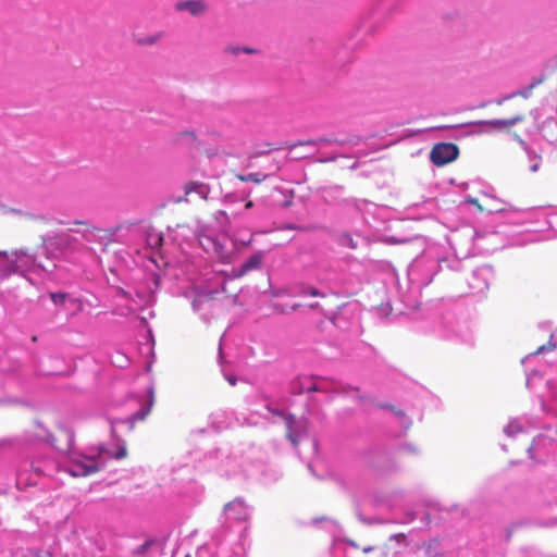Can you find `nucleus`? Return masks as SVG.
<instances>
[{"mask_svg":"<svg viewBox=\"0 0 557 557\" xmlns=\"http://www.w3.org/2000/svg\"><path fill=\"white\" fill-rule=\"evenodd\" d=\"M213 246H214V249H215L216 253H218L222 259H225V258H226V256H224V255L222 253V251H220V250H221V247H220L219 245H216L215 243H213Z\"/></svg>","mask_w":557,"mask_h":557,"instance_id":"27","label":"nucleus"},{"mask_svg":"<svg viewBox=\"0 0 557 557\" xmlns=\"http://www.w3.org/2000/svg\"><path fill=\"white\" fill-rule=\"evenodd\" d=\"M458 154L459 149L455 144L441 143L433 147L430 158L436 166H443L455 161Z\"/></svg>","mask_w":557,"mask_h":557,"instance_id":"1","label":"nucleus"},{"mask_svg":"<svg viewBox=\"0 0 557 557\" xmlns=\"http://www.w3.org/2000/svg\"><path fill=\"white\" fill-rule=\"evenodd\" d=\"M146 242L151 249L158 250L163 245V236L158 232H149Z\"/></svg>","mask_w":557,"mask_h":557,"instance_id":"12","label":"nucleus"},{"mask_svg":"<svg viewBox=\"0 0 557 557\" xmlns=\"http://www.w3.org/2000/svg\"><path fill=\"white\" fill-rule=\"evenodd\" d=\"M302 293L306 294V295H310L312 297H320V296H322V294L315 287H312V286L307 287L306 289H304Z\"/></svg>","mask_w":557,"mask_h":557,"instance_id":"21","label":"nucleus"},{"mask_svg":"<svg viewBox=\"0 0 557 557\" xmlns=\"http://www.w3.org/2000/svg\"><path fill=\"white\" fill-rule=\"evenodd\" d=\"M274 414L282 416L285 421L286 425V437L295 445L297 446L299 443V434L295 430L296 425V418L293 414H283L278 411H273Z\"/></svg>","mask_w":557,"mask_h":557,"instance_id":"7","label":"nucleus"},{"mask_svg":"<svg viewBox=\"0 0 557 557\" xmlns=\"http://www.w3.org/2000/svg\"><path fill=\"white\" fill-rule=\"evenodd\" d=\"M148 396H149L148 405L146 407H143L141 409L137 410L133 414V419L134 420L143 421L150 413V411H151V409L153 407V404H154V393H153V388L152 387H150L148 389Z\"/></svg>","mask_w":557,"mask_h":557,"instance_id":"8","label":"nucleus"},{"mask_svg":"<svg viewBox=\"0 0 557 557\" xmlns=\"http://www.w3.org/2000/svg\"><path fill=\"white\" fill-rule=\"evenodd\" d=\"M344 543H346L347 545H349L352 548H356V549L360 548L359 544L355 540L344 539Z\"/></svg>","mask_w":557,"mask_h":557,"instance_id":"25","label":"nucleus"},{"mask_svg":"<svg viewBox=\"0 0 557 557\" xmlns=\"http://www.w3.org/2000/svg\"><path fill=\"white\" fill-rule=\"evenodd\" d=\"M245 207H246L247 209H250V208H252V207H253V202H252L251 200H248V201L246 202Z\"/></svg>","mask_w":557,"mask_h":557,"instance_id":"32","label":"nucleus"},{"mask_svg":"<svg viewBox=\"0 0 557 557\" xmlns=\"http://www.w3.org/2000/svg\"><path fill=\"white\" fill-rule=\"evenodd\" d=\"M49 296L54 305H63L69 298L66 293H50Z\"/></svg>","mask_w":557,"mask_h":557,"instance_id":"17","label":"nucleus"},{"mask_svg":"<svg viewBox=\"0 0 557 557\" xmlns=\"http://www.w3.org/2000/svg\"><path fill=\"white\" fill-rule=\"evenodd\" d=\"M468 203H471L473 206H475L480 211H483V208L482 206L479 203L478 199L476 198H472V197H469L467 198L466 200Z\"/></svg>","mask_w":557,"mask_h":557,"instance_id":"24","label":"nucleus"},{"mask_svg":"<svg viewBox=\"0 0 557 557\" xmlns=\"http://www.w3.org/2000/svg\"><path fill=\"white\" fill-rule=\"evenodd\" d=\"M380 408H384V409H391L392 411H394L397 416H404V412L401 410H398L395 408V406L393 405H388V404H381L379 405Z\"/></svg>","mask_w":557,"mask_h":557,"instance_id":"22","label":"nucleus"},{"mask_svg":"<svg viewBox=\"0 0 557 557\" xmlns=\"http://www.w3.org/2000/svg\"><path fill=\"white\" fill-rule=\"evenodd\" d=\"M273 308H274V311H275V312H277V313H282V314H284V313H287V312H288V310H287L286 308H284L283 306H281V305H278V304H275V305L273 306Z\"/></svg>","mask_w":557,"mask_h":557,"instance_id":"26","label":"nucleus"},{"mask_svg":"<svg viewBox=\"0 0 557 557\" xmlns=\"http://www.w3.org/2000/svg\"><path fill=\"white\" fill-rule=\"evenodd\" d=\"M298 308H300V304H295L292 306V310H297Z\"/></svg>","mask_w":557,"mask_h":557,"instance_id":"33","label":"nucleus"},{"mask_svg":"<svg viewBox=\"0 0 557 557\" xmlns=\"http://www.w3.org/2000/svg\"><path fill=\"white\" fill-rule=\"evenodd\" d=\"M244 509L245 508V504L243 500H239V499H235L233 502H230L225 505L224 509L227 511V510H231V509Z\"/></svg>","mask_w":557,"mask_h":557,"instance_id":"19","label":"nucleus"},{"mask_svg":"<svg viewBox=\"0 0 557 557\" xmlns=\"http://www.w3.org/2000/svg\"><path fill=\"white\" fill-rule=\"evenodd\" d=\"M533 85L529 86L525 90L519 91L517 95L528 99L532 95Z\"/></svg>","mask_w":557,"mask_h":557,"instance_id":"23","label":"nucleus"},{"mask_svg":"<svg viewBox=\"0 0 557 557\" xmlns=\"http://www.w3.org/2000/svg\"><path fill=\"white\" fill-rule=\"evenodd\" d=\"M327 391H329V388L323 383H312V384L308 385L305 389V392H307V393L327 392Z\"/></svg>","mask_w":557,"mask_h":557,"instance_id":"18","label":"nucleus"},{"mask_svg":"<svg viewBox=\"0 0 557 557\" xmlns=\"http://www.w3.org/2000/svg\"><path fill=\"white\" fill-rule=\"evenodd\" d=\"M242 246H249L252 243V236H250L247 240H237Z\"/></svg>","mask_w":557,"mask_h":557,"instance_id":"28","label":"nucleus"},{"mask_svg":"<svg viewBox=\"0 0 557 557\" xmlns=\"http://www.w3.org/2000/svg\"><path fill=\"white\" fill-rule=\"evenodd\" d=\"M290 203H292V201H286V202L284 203V206H285V207H288Z\"/></svg>","mask_w":557,"mask_h":557,"instance_id":"36","label":"nucleus"},{"mask_svg":"<svg viewBox=\"0 0 557 557\" xmlns=\"http://www.w3.org/2000/svg\"><path fill=\"white\" fill-rule=\"evenodd\" d=\"M524 115L522 113H518L510 119H499V120H490L482 122L484 125H487L496 131H508L510 127L515 126L518 123L524 121Z\"/></svg>","mask_w":557,"mask_h":557,"instance_id":"3","label":"nucleus"},{"mask_svg":"<svg viewBox=\"0 0 557 557\" xmlns=\"http://www.w3.org/2000/svg\"><path fill=\"white\" fill-rule=\"evenodd\" d=\"M177 11H188L191 15L198 16L207 11V4L203 0L180 1L175 4Z\"/></svg>","mask_w":557,"mask_h":557,"instance_id":"4","label":"nucleus"},{"mask_svg":"<svg viewBox=\"0 0 557 557\" xmlns=\"http://www.w3.org/2000/svg\"><path fill=\"white\" fill-rule=\"evenodd\" d=\"M94 231H97V232H102L103 230L102 228H97V227H92Z\"/></svg>","mask_w":557,"mask_h":557,"instance_id":"35","label":"nucleus"},{"mask_svg":"<svg viewBox=\"0 0 557 557\" xmlns=\"http://www.w3.org/2000/svg\"><path fill=\"white\" fill-rule=\"evenodd\" d=\"M184 191L185 200H187V197L193 193L197 194L203 200H207L211 191V188L208 184L203 182L190 181L185 184Z\"/></svg>","mask_w":557,"mask_h":557,"instance_id":"5","label":"nucleus"},{"mask_svg":"<svg viewBox=\"0 0 557 557\" xmlns=\"http://www.w3.org/2000/svg\"><path fill=\"white\" fill-rule=\"evenodd\" d=\"M263 260V253L261 251H257L249 259L244 262L237 270L236 276L240 277L247 274L252 270H257L261 267Z\"/></svg>","mask_w":557,"mask_h":557,"instance_id":"6","label":"nucleus"},{"mask_svg":"<svg viewBox=\"0 0 557 557\" xmlns=\"http://www.w3.org/2000/svg\"><path fill=\"white\" fill-rule=\"evenodd\" d=\"M75 225H84V226H87V222L85 221H82V220H76L73 222Z\"/></svg>","mask_w":557,"mask_h":557,"instance_id":"30","label":"nucleus"},{"mask_svg":"<svg viewBox=\"0 0 557 557\" xmlns=\"http://www.w3.org/2000/svg\"><path fill=\"white\" fill-rule=\"evenodd\" d=\"M423 557H436L441 555V544L437 539H434L422 546Z\"/></svg>","mask_w":557,"mask_h":557,"instance_id":"9","label":"nucleus"},{"mask_svg":"<svg viewBox=\"0 0 557 557\" xmlns=\"http://www.w3.org/2000/svg\"><path fill=\"white\" fill-rule=\"evenodd\" d=\"M174 140L177 144H181V143H183L185 140H188L190 143H196L197 141V135L193 131H184V132L177 133L175 135Z\"/></svg>","mask_w":557,"mask_h":557,"instance_id":"14","label":"nucleus"},{"mask_svg":"<svg viewBox=\"0 0 557 557\" xmlns=\"http://www.w3.org/2000/svg\"><path fill=\"white\" fill-rule=\"evenodd\" d=\"M556 348V344L549 342L547 345H542L540 346L535 351L534 354L535 355H541V354H544L546 351H553L554 349Z\"/></svg>","mask_w":557,"mask_h":557,"instance_id":"20","label":"nucleus"},{"mask_svg":"<svg viewBox=\"0 0 557 557\" xmlns=\"http://www.w3.org/2000/svg\"><path fill=\"white\" fill-rule=\"evenodd\" d=\"M0 255H1V256H4V257H7V256H8V253H7V252H0Z\"/></svg>","mask_w":557,"mask_h":557,"instance_id":"37","label":"nucleus"},{"mask_svg":"<svg viewBox=\"0 0 557 557\" xmlns=\"http://www.w3.org/2000/svg\"><path fill=\"white\" fill-rule=\"evenodd\" d=\"M227 381H228V383H230L231 385H233V386L236 384V379H235V377H233V376H232V377H228V379H227Z\"/></svg>","mask_w":557,"mask_h":557,"instance_id":"31","label":"nucleus"},{"mask_svg":"<svg viewBox=\"0 0 557 557\" xmlns=\"http://www.w3.org/2000/svg\"><path fill=\"white\" fill-rule=\"evenodd\" d=\"M268 174L257 172V173H249V174H235V177L239 180L240 182H252L255 184H261L268 178Z\"/></svg>","mask_w":557,"mask_h":557,"instance_id":"10","label":"nucleus"},{"mask_svg":"<svg viewBox=\"0 0 557 557\" xmlns=\"http://www.w3.org/2000/svg\"><path fill=\"white\" fill-rule=\"evenodd\" d=\"M99 470L97 462L92 458L84 457L73 460L70 466V472L74 476H86Z\"/></svg>","mask_w":557,"mask_h":557,"instance_id":"2","label":"nucleus"},{"mask_svg":"<svg viewBox=\"0 0 557 557\" xmlns=\"http://www.w3.org/2000/svg\"><path fill=\"white\" fill-rule=\"evenodd\" d=\"M318 307H319V304H318V302H315V304H311V305L309 306V308H310V309H315V308H318Z\"/></svg>","mask_w":557,"mask_h":557,"instance_id":"34","label":"nucleus"},{"mask_svg":"<svg viewBox=\"0 0 557 557\" xmlns=\"http://www.w3.org/2000/svg\"><path fill=\"white\" fill-rule=\"evenodd\" d=\"M361 550L364 554L375 553L376 557H389L388 556V549H387L386 546L379 547V546L368 545V546H363L361 548Z\"/></svg>","mask_w":557,"mask_h":557,"instance_id":"13","label":"nucleus"},{"mask_svg":"<svg viewBox=\"0 0 557 557\" xmlns=\"http://www.w3.org/2000/svg\"><path fill=\"white\" fill-rule=\"evenodd\" d=\"M60 238H63L66 243H69L71 240V236L67 235V234H62V235H59Z\"/></svg>","mask_w":557,"mask_h":557,"instance_id":"29","label":"nucleus"},{"mask_svg":"<svg viewBox=\"0 0 557 557\" xmlns=\"http://www.w3.org/2000/svg\"><path fill=\"white\" fill-rule=\"evenodd\" d=\"M224 52L228 53V54H233V55H238L240 52L253 54V53H257L258 51L256 49L248 48V47L242 48V47L228 46L224 49Z\"/></svg>","mask_w":557,"mask_h":557,"instance_id":"15","label":"nucleus"},{"mask_svg":"<svg viewBox=\"0 0 557 557\" xmlns=\"http://www.w3.org/2000/svg\"><path fill=\"white\" fill-rule=\"evenodd\" d=\"M46 437V431L39 423L34 424L33 434L29 435V440H42Z\"/></svg>","mask_w":557,"mask_h":557,"instance_id":"16","label":"nucleus"},{"mask_svg":"<svg viewBox=\"0 0 557 557\" xmlns=\"http://www.w3.org/2000/svg\"><path fill=\"white\" fill-rule=\"evenodd\" d=\"M163 37L162 32H158L150 36L145 37H134L135 42L138 46H153Z\"/></svg>","mask_w":557,"mask_h":557,"instance_id":"11","label":"nucleus"}]
</instances>
